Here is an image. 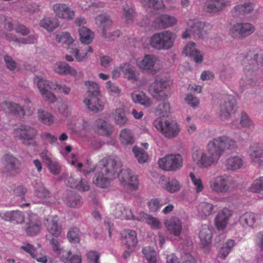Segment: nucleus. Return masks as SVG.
Returning <instances> with one entry per match:
<instances>
[{
    "instance_id": "f257e3e1",
    "label": "nucleus",
    "mask_w": 263,
    "mask_h": 263,
    "mask_svg": "<svg viewBox=\"0 0 263 263\" xmlns=\"http://www.w3.org/2000/svg\"><path fill=\"white\" fill-rule=\"evenodd\" d=\"M237 147L235 140L226 136L214 138L206 145V152L196 150L193 153L192 159L201 168L216 166L226 150L233 151Z\"/></svg>"
},
{
    "instance_id": "f03ea898",
    "label": "nucleus",
    "mask_w": 263,
    "mask_h": 263,
    "mask_svg": "<svg viewBox=\"0 0 263 263\" xmlns=\"http://www.w3.org/2000/svg\"><path fill=\"white\" fill-rule=\"evenodd\" d=\"M242 59V64L245 66L246 73V84L251 86L258 85V78L254 71L257 70L258 66H263V51L261 50H252L246 54L240 55Z\"/></svg>"
},
{
    "instance_id": "7ed1b4c3",
    "label": "nucleus",
    "mask_w": 263,
    "mask_h": 263,
    "mask_svg": "<svg viewBox=\"0 0 263 263\" xmlns=\"http://www.w3.org/2000/svg\"><path fill=\"white\" fill-rule=\"evenodd\" d=\"M85 83L88 87V91L85 95L84 103L89 110L94 112L101 111L104 109V103L101 99L99 85L91 81H87Z\"/></svg>"
},
{
    "instance_id": "20e7f679",
    "label": "nucleus",
    "mask_w": 263,
    "mask_h": 263,
    "mask_svg": "<svg viewBox=\"0 0 263 263\" xmlns=\"http://www.w3.org/2000/svg\"><path fill=\"white\" fill-rule=\"evenodd\" d=\"M175 33L165 30L153 34L150 40V45L154 49L167 50L172 48L176 38Z\"/></svg>"
},
{
    "instance_id": "39448f33",
    "label": "nucleus",
    "mask_w": 263,
    "mask_h": 263,
    "mask_svg": "<svg viewBox=\"0 0 263 263\" xmlns=\"http://www.w3.org/2000/svg\"><path fill=\"white\" fill-rule=\"evenodd\" d=\"M236 183L230 176L223 175L214 177L209 182L211 190L216 193H229L232 192Z\"/></svg>"
},
{
    "instance_id": "423d86ee",
    "label": "nucleus",
    "mask_w": 263,
    "mask_h": 263,
    "mask_svg": "<svg viewBox=\"0 0 263 263\" xmlns=\"http://www.w3.org/2000/svg\"><path fill=\"white\" fill-rule=\"evenodd\" d=\"M1 162L2 166L1 172L4 177H14L21 172L20 160L11 154L4 155L2 158Z\"/></svg>"
},
{
    "instance_id": "0eeeda50",
    "label": "nucleus",
    "mask_w": 263,
    "mask_h": 263,
    "mask_svg": "<svg viewBox=\"0 0 263 263\" xmlns=\"http://www.w3.org/2000/svg\"><path fill=\"white\" fill-rule=\"evenodd\" d=\"M169 84L166 79L156 77L155 81L149 86V91L156 100H165L167 99L170 95L167 90Z\"/></svg>"
},
{
    "instance_id": "6e6552de",
    "label": "nucleus",
    "mask_w": 263,
    "mask_h": 263,
    "mask_svg": "<svg viewBox=\"0 0 263 263\" xmlns=\"http://www.w3.org/2000/svg\"><path fill=\"white\" fill-rule=\"evenodd\" d=\"M153 125L158 131L168 138L176 137L180 132L178 124L174 121L158 118L154 120Z\"/></svg>"
},
{
    "instance_id": "1a4fd4ad",
    "label": "nucleus",
    "mask_w": 263,
    "mask_h": 263,
    "mask_svg": "<svg viewBox=\"0 0 263 263\" xmlns=\"http://www.w3.org/2000/svg\"><path fill=\"white\" fill-rule=\"evenodd\" d=\"M121 167V163L117 159L111 157L103 158L96 167L101 170V173L108 176L112 179L118 176Z\"/></svg>"
},
{
    "instance_id": "9d476101",
    "label": "nucleus",
    "mask_w": 263,
    "mask_h": 263,
    "mask_svg": "<svg viewBox=\"0 0 263 263\" xmlns=\"http://www.w3.org/2000/svg\"><path fill=\"white\" fill-rule=\"evenodd\" d=\"M236 100L233 96L227 95L220 100L219 104V117L221 120L225 121L230 119L231 115L236 110Z\"/></svg>"
},
{
    "instance_id": "9b49d317",
    "label": "nucleus",
    "mask_w": 263,
    "mask_h": 263,
    "mask_svg": "<svg viewBox=\"0 0 263 263\" xmlns=\"http://www.w3.org/2000/svg\"><path fill=\"white\" fill-rule=\"evenodd\" d=\"M182 158L180 154L167 155L159 159L158 165L160 168L167 171H176L182 166Z\"/></svg>"
},
{
    "instance_id": "f8f14e48",
    "label": "nucleus",
    "mask_w": 263,
    "mask_h": 263,
    "mask_svg": "<svg viewBox=\"0 0 263 263\" xmlns=\"http://www.w3.org/2000/svg\"><path fill=\"white\" fill-rule=\"evenodd\" d=\"M36 135L37 130L35 129L30 126L21 124L16 130L15 136L27 146H35L36 143L33 139Z\"/></svg>"
},
{
    "instance_id": "ddd939ff",
    "label": "nucleus",
    "mask_w": 263,
    "mask_h": 263,
    "mask_svg": "<svg viewBox=\"0 0 263 263\" xmlns=\"http://www.w3.org/2000/svg\"><path fill=\"white\" fill-rule=\"evenodd\" d=\"M118 177L121 185L127 191H134L138 189V176L134 174L130 170H121Z\"/></svg>"
},
{
    "instance_id": "4468645a",
    "label": "nucleus",
    "mask_w": 263,
    "mask_h": 263,
    "mask_svg": "<svg viewBox=\"0 0 263 263\" xmlns=\"http://www.w3.org/2000/svg\"><path fill=\"white\" fill-rule=\"evenodd\" d=\"M42 223L39 217L31 211L27 212L24 230L28 236H34L41 231Z\"/></svg>"
},
{
    "instance_id": "2eb2a0df",
    "label": "nucleus",
    "mask_w": 263,
    "mask_h": 263,
    "mask_svg": "<svg viewBox=\"0 0 263 263\" xmlns=\"http://www.w3.org/2000/svg\"><path fill=\"white\" fill-rule=\"evenodd\" d=\"M96 24L102 31V33L105 38L108 40H114L112 36H118L119 31L110 32L112 27V21L109 16L106 14H101L96 17Z\"/></svg>"
},
{
    "instance_id": "dca6fc26",
    "label": "nucleus",
    "mask_w": 263,
    "mask_h": 263,
    "mask_svg": "<svg viewBox=\"0 0 263 263\" xmlns=\"http://www.w3.org/2000/svg\"><path fill=\"white\" fill-rule=\"evenodd\" d=\"M255 31L254 25L249 23H237L232 27L230 33L235 39H242L252 34Z\"/></svg>"
},
{
    "instance_id": "f3484780",
    "label": "nucleus",
    "mask_w": 263,
    "mask_h": 263,
    "mask_svg": "<svg viewBox=\"0 0 263 263\" xmlns=\"http://www.w3.org/2000/svg\"><path fill=\"white\" fill-rule=\"evenodd\" d=\"M0 217L5 221L14 224H22L25 219L24 213L18 210L0 212Z\"/></svg>"
},
{
    "instance_id": "a211bd4d",
    "label": "nucleus",
    "mask_w": 263,
    "mask_h": 263,
    "mask_svg": "<svg viewBox=\"0 0 263 263\" xmlns=\"http://www.w3.org/2000/svg\"><path fill=\"white\" fill-rule=\"evenodd\" d=\"M249 155L251 161L255 164L261 165L263 164V144L261 143H252L249 149Z\"/></svg>"
},
{
    "instance_id": "6ab92c4d",
    "label": "nucleus",
    "mask_w": 263,
    "mask_h": 263,
    "mask_svg": "<svg viewBox=\"0 0 263 263\" xmlns=\"http://www.w3.org/2000/svg\"><path fill=\"white\" fill-rule=\"evenodd\" d=\"M58 216H49L45 220V225L48 232L53 236L58 237L62 233V227L59 222Z\"/></svg>"
},
{
    "instance_id": "aec40b11",
    "label": "nucleus",
    "mask_w": 263,
    "mask_h": 263,
    "mask_svg": "<svg viewBox=\"0 0 263 263\" xmlns=\"http://www.w3.org/2000/svg\"><path fill=\"white\" fill-rule=\"evenodd\" d=\"M164 225L171 234L180 236L182 231V223L178 217L173 216L165 220Z\"/></svg>"
},
{
    "instance_id": "412c9836",
    "label": "nucleus",
    "mask_w": 263,
    "mask_h": 263,
    "mask_svg": "<svg viewBox=\"0 0 263 263\" xmlns=\"http://www.w3.org/2000/svg\"><path fill=\"white\" fill-rule=\"evenodd\" d=\"M230 5L228 0H206L203 9L208 13H216Z\"/></svg>"
},
{
    "instance_id": "4be33fe9",
    "label": "nucleus",
    "mask_w": 263,
    "mask_h": 263,
    "mask_svg": "<svg viewBox=\"0 0 263 263\" xmlns=\"http://www.w3.org/2000/svg\"><path fill=\"white\" fill-rule=\"evenodd\" d=\"M53 9L56 15L62 19L71 20L74 17V12L65 4H55Z\"/></svg>"
},
{
    "instance_id": "5701e85b",
    "label": "nucleus",
    "mask_w": 263,
    "mask_h": 263,
    "mask_svg": "<svg viewBox=\"0 0 263 263\" xmlns=\"http://www.w3.org/2000/svg\"><path fill=\"white\" fill-rule=\"evenodd\" d=\"M158 59L154 55L147 54L144 57L142 60L138 62V65L140 69L149 70L152 74H155L157 70L154 67Z\"/></svg>"
},
{
    "instance_id": "b1692460",
    "label": "nucleus",
    "mask_w": 263,
    "mask_h": 263,
    "mask_svg": "<svg viewBox=\"0 0 263 263\" xmlns=\"http://www.w3.org/2000/svg\"><path fill=\"white\" fill-rule=\"evenodd\" d=\"M232 215V211L227 208L220 210L215 218V224L219 230H223Z\"/></svg>"
},
{
    "instance_id": "393cba45",
    "label": "nucleus",
    "mask_w": 263,
    "mask_h": 263,
    "mask_svg": "<svg viewBox=\"0 0 263 263\" xmlns=\"http://www.w3.org/2000/svg\"><path fill=\"white\" fill-rule=\"evenodd\" d=\"M1 107L6 113L14 116L21 117L25 115L23 107L17 103L6 101L2 103Z\"/></svg>"
},
{
    "instance_id": "a878e982",
    "label": "nucleus",
    "mask_w": 263,
    "mask_h": 263,
    "mask_svg": "<svg viewBox=\"0 0 263 263\" xmlns=\"http://www.w3.org/2000/svg\"><path fill=\"white\" fill-rule=\"evenodd\" d=\"M122 242L128 249L134 248L137 242L136 232L130 229L124 230L121 233Z\"/></svg>"
},
{
    "instance_id": "bb28decb",
    "label": "nucleus",
    "mask_w": 263,
    "mask_h": 263,
    "mask_svg": "<svg viewBox=\"0 0 263 263\" xmlns=\"http://www.w3.org/2000/svg\"><path fill=\"white\" fill-rule=\"evenodd\" d=\"M182 53L191 57L196 63H200L203 60L202 55L200 51L196 48V44L193 42L187 44L184 48Z\"/></svg>"
},
{
    "instance_id": "cd10ccee",
    "label": "nucleus",
    "mask_w": 263,
    "mask_h": 263,
    "mask_svg": "<svg viewBox=\"0 0 263 263\" xmlns=\"http://www.w3.org/2000/svg\"><path fill=\"white\" fill-rule=\"evenodd\" d=\"M57 255L65 263H82L81 255L78 254L72 255L69 250L62 249L57 253Z\"/></svg>"
},
{
    "instance_id": "c85d7f7f",
    "label": "nucleus",
    "mask_w": 263,
    "mask_h": 263,
    "mask_svg": "<svg viewBox=\"0 0 263 263\" xmlns=\"http://www.w3.org/2000/svg\"><path fill=\"white\" fill-rule=\"evenodd\" d=\"M54 71L60 75L69 74L76 77L78 74V72L74 68L64 62L57 63L54 67Z\"/></svg>"
},
{
    "instance_id": "c756f323",
    "label": "nucleus",
    "mask_w": 263,
    "mask_h": 263,
    "mask_svg": "<svg viewBox=\"0 0 263 263\" xmlns=\"http://www.w3.org/2000/svg\"><path fill=\"white\" fill-rule=\"evenodd\" d=\"M177 22V20L174 16L168 14H162L157 17L154 23L158 28H166L171 27Z\"/></svg>"
},
{
    "instance_id": "7c9ffc66",
    "label": "nucleus",
    "mask_w": 263,
    "mask_h": 263,
    "mask_svg": "<svg viewBox=\"0 0 263 263\" xmlns=\"http://www.w3.org/2000/svg\"><path fill=\"white\" fill-rule=\"evenodd\" d=\"M243 164L242 157L238 156H230L226 159L225 166L228 171H235L241 168Z\"/></svg>"
},
{
    "instance_id": "2f4dec72",
    "label": "nucleus",
    "mask_w": 263,
    "mask_h": 263,
    "mask_svg": "<svg viewBox=\"0 0 263 263\" xmlns=\"http://www.w3.org/2000/svg\"><path fill=\"white\" fill-rule=\"evenodd\" d=\"M253 10V4L249 1H246L235 6L233 12L236 16L241 17L250 14Z\"/></svg>"
},
{
    "instance_id": "473e14b6",
    "label": "nucleus",
    "mask_w": 263,
    "mask_h": 263,
    "mask_svg": "<svg viewBox=\"0 0 263 263\" xmlns=\"http://www.w3.org/2000/svg\"><path fill=\"white\" fill-rule=\"evenodd\" d=\"M97 168V173L93 179V183L101 188H106L109 184L110 181L112 180L107 175H105L104 173H101V170L99 168Z\"/></svg>"
},
{
    "instance_id": "72a5a7b5",
    "label": "nucleus",
    "mask_w": 263,
    "mask_h": 263,
    "mask_svg": "<svg viewBox=\"0 0 263 263\" xmlns=\"http://www.w3.org/2000/svg\"><path fill=\"white\" fill-rule=\"evenodd\" d=\"M95 130L99 135L109 137L112 133V128L111 125L106 121L98 119L95 123Z\"/></svg>"
},
{
    "instance_id": "f704fd0d",
    "label": "nucleus",
    "mask_w": 263,
    "mask_h": 263,
    "mask_svg": "<svg viewBox=\"0 0 263 263\" xmlns=\"http://www.w3.org/2000/svg\"><path fill=\"white\" fill-rule=\"evenodd\" d=\"M69 52L75 57L77 61L82 62L87 59L89 53L92 52V49L89 46H87L83 49L81 48L80 49L72 48Z\"/></svg>"
},
{
    "instance_id": "c9c22d12",
    "label": "nucleus",
    "mask_w": 263,
    "mask_h": 263,
    "mask_svg": "<svg viewBox=\"0 0 263 263\" xmlns=\"http://www.w3.org/2000/svg\"><path fill=\"white\" fill-rule=\"evenodd\" d=\"M138 220L145 222L153 229H159L161 227V223L157 218L145 213L144 212L140 213V219Z\"/></svg>"
},
{
    "instance_id": "e433bc0d",
    "label": "nucleus",
    "mask_w": 263,
    "mask_h": 263,
    "mask_svg": "<svg viewBox=\"0 0 263 263\" xmlns=\"http://www.w3.org/2000/svg\"><path fill=\"white\" fill-rule=\"evenodd\" d=\"M114 215L116 218L125 219H135L130 209L125 208L122 204H118L114 211Z\"/></svg>"
},
{
    "instance_id": "4c0bfd02",
    "label": "nucleus",
    "mask_w": 263,
    "mask_h": 263,
    "mask_svg": "<svg viewBox=\"0 0 263 263\" xmlns=\"http://www.w3.org/2000/svg\"><path fill=\"white\" fill-rule=\"evenodd\" d=\"M204 25L201 22H193L192 21L188 23V27H190V31L193 35L197 39L203 37Z\"/></svg>"
},
{
    "instance_id": "58836bf2",
    "label": "nucleus",
    "mask_w": 263,
    "mask_h": 263,
    "mask_svg": "<svg viewBox=\"0 0 263 263\" xmlns=\"http://www.w3.org/2000/svg\"><path fill=\"white\" fill-rule=\"evenodd\" d=\"M33 81L37 86L41 93L49 89L56 90V87H53V86H52L54 82H49L44 78L37 76L34 78Z\"/></svg>"
},
{
    "instance_id": "ea45409f",
    "label": "nucleus",
    "mask_w": 263,
    "mask_h": 263,
    "mask_svg": "<svg viewBox=\"0 0 263 263\" xmlns=\"http://www.w3.org/2000/svg\"><path fill=\"white\" fill-rule=\"evenodd\" d=\"M257 219V216L254 213L249 212L242 214L239 218L241 224L245 227L252 228Z\"/></svg>"
},
{
    "instance_id": "a19ab883",
    "label": "nucleus",
    "mask_w": 263,
    "mask_h": 263,
    "mask_svg": "<svg viewBox=\"0 0 263 263\" xmlns=\"http://www.w3.org/2000/svg\"><path fill=\"white\" fill-rule=\"evenodd\" d=\"M112 115L116 124L120 126H123L128 123V120L123 109L121 108L116 109L112 112Z\"/></svg>"
},
{
    "instance_id": "79ce46f5",
    "label": "nucleus",
    "mask_w": 263,
    "mask_h": 263,
    "mask_svg": "<svg viewBox=\"0 0 263 263\" xmlns=\"http://www.w3.org/2000/svg\"><path fill=\"white\" fill-rule=\"evenodd\" d=\"M122 18L126 24H131L135 18V12L131 4L126 3L122 6Z\"/></svg>"
},
{
    "instance_id": "37998d69",
    "label": "nucleus",
    "mask_w": 263,
    "mask_h": 263,
    "mask_svg": "<svg viewBox=\"0 0 263 263\" xmlns=\"http://www.w3.org/2000/svg\"><path fill=\"white\" fill-rule=\"evenodd\" d=\"M132 98L135 103H139L146 107L151 105V99L142 91H135L132 94Z\"/></svg>"
},
{
    "instance_id": "c03bdc74",
    "label": "nucleus",
    "mask_w": 263,
    "mask_h": 263,
    "mask_svg": "<svg viewBox=\"0 0 263 263\" xmlns=\"http://www.w3.org/2000/svg\"><path fill=\"white\" fill-rule=\"evenodd\" d=\"M212 236V231L209 227L206 224L202 226L200 229L199 237L203 246L211 242Z\"/></svg>"
},
{
    "instance_id": "a18cd8bd",
    "label": "nucleus",
    "mask_w": 263,
    "mask_h": 263,
    "mask_svg": "<svg viewBox=\"0 0 263 263\" xmlns=\"http://www.w3.org/2000/svg\"><path fill=\"white\" fill-rule=\"evenodd\" d=\"M40 26L49 31H52L59 26L58 18L46 17L40 21Z\"/></svg>"
},
{
    "instance_id": "49530a36",
    "label": "nucleus",
    "mask_w": 263,
    "mask_h": 263,
    "mask_svg": "<svg viewBox=\"0 0 263 263\" xmlns=\"http://www.w3.org/2000/svg\"><path fill=\"white\" fill-rule=\"evenodd\" d=\"M120 140L123 145H132L134 143V137L132 132L128 128L121 130Z\"/></svg>"
},
{
    "instance_id": "de8ad7c7",
    "label": "nucleus",
    "mask_w": 263,
    "mask_h": 263,
    "mask_svg": "<svg viewBox=\"0 0 263 263\" xmlns=\"http://www.w3.org/2000/svg\"><path fill=\"white\" fill-rule=\"evenodd\" d=\"M80 40L82 43L88 44L90 43L93 38V32L87 27L82 26L79 29Z\"/></svg>"
},
{
    "instance_id": "09e8293b",
    "label": "nucleus",
    "mask_w": 263,
    "mask_h": 263,
    "mask_svg": "<svg viewBox=\"0 0 263 263\" xmlns=\"http://www.w3.org/2000/svg\"><path fill=\"white\" fill-rule=\"evenodd\" d=\"M66 200V204L71 208H79L81 205V197L76 193L70 191Z\"/></svg>"
},
{
    "instance_id": "8fccbe9b",
    "label": "nucleus",
    "mask_w": 263,
    "mask_h": 263,
    "mask_svg": "<svg viewBox=\"0 0 263 263\" xmlns=\"http://www.w3.org/2000/svg\"><path fill=\"white\" fill-rule=\"evenodd\" d=\"M213 208L212 204L202 202L198 206V214L201 218H204L212 213Z\"/></svg>"
},
{
    "instance_id": "3c124183",
    "label": "nucleus",
    "mask_w": 263,
    "mask_h": 263,
    "mask_svg": "<svg viewBox=\"0 0 263 263\" xmlns=\"http://www.w3.org/2000/svg\"><path fill=\"white\" fill-rule=\"evenodd\" d=\"M133 152L139 163H143L147 161L148 159V155L141 147H139L137 146H134L133 148Z\"/></svg>"
},
{
    "instance_id": "603ef678",
    "label": "nucleus",
    "mask_w": 263,
    "mask_h": 263,
    "mask_svg": "<svg viewBox=\"0 0 263 263\" xmlns=\"http://www.w3.org/2000/svg\"><path fill=\"white\" fill-rule=\"evenodd\" d=\"M234 246L235 241L234 240H228L221 248L218 254V257L223 259H225L232 251Z\"/></svg>"
},
{
    "instance_id": "864d4df0",
    "label": "nucleus",
    "mask_w": 263,
    "mask_h": 263,
    "mask_svg": "<svg viewBox=\"0 0 263 263\" xmlns=\"http://www.w3.org/2000/svg\"><path fill=\"white\" fill-rule=\"evenodd\" d=\"M121 69L124 77L128 80H137L135 69L129 64H124L121 66Z\"/></svg>"
},
{
    "instance_id": "5fc2aeb1",
    "label": "nucleus",
    "mask_w": 263,
    "mask_h": 263,
    "mask_svg": "<svg viewBox=\"0 0 263 263\" xmlns=\"http://www.w3.org/2000/svg\"><path fill=\"white\" fill-rule=\"evenodd\" d=\"M55 40L58 43L70 45L73 43L74 40L68 32H61L56 35Z\"/></svg>"
},
{
    "instance_id": "6e6d98bb",
    "label": "nucleus",
    "mask_w": 263,
    "mask_h": 263,
    "mask_svg": "<svg viewBox=\"0 0 263 263\" xmlns=\"http://www.w3.org/2000/svg\"><path fill=\"white\" fill-rule=\"evenodd\" d=\"M164 188L168 192L173 193L180 190V185L175 179H169L164 186Z\"/></svg>"
},
{
    "instance_id": "4d7b16f0",
    "label": "nucleus",
    "mask_w": 263,
    "mask_h": 263,
    "mask_svg": "<svg viewBox=\"0 0 263 263\" xmlns=\"http://www.w3.org/2000/svg\"><path fill=\"white\" fill-rule=\"evenodd\" d=\"M67 238L71 243H78L80 241V233L79 229L73 228L67 233Z\"/></svg>"
},
{
    "instance_id": "13d9d810",
    "label": "nucleus",
    "mask_w": 263,
    "mask_h": 263,
    "mask_svg": "<svg viewBox=\"0 0 263 263\" xmlns=\"http://www.w3.org/2000/svg\"><path fill=\"white\" fill-rule=\"evenodd\" d=\"M189 176L194 184L196 192L197 193L201 192L204 189V185L201 178L198 176H196L192 172L190 173Z\"/></svg>"
},
{
    "instance_id": "bf43d9fd",
    "label": "nucleus",
    "mask_w": 263,
    "mask_h": 263,
    "mask_svg": "<svg viewBox=\"0 0 263 263\" xmlns=\"http://www.w3.org/2000/svg\"><path fill=\"white\" fill-rule=\"evenodd\" d=\"M142 252L149 263H156V253L153 248L151 247L144 248Z\"/></svg>"
},
{
    "instance_id": "052dcab7",
    "label": "nucleus",
    "mask_w": 263,
    "mask_h": 263,
    "mask_svg": "<svg viewBox=\"0 0 263 263\" xmlns=\"http://www.w3.org/2000/svg\"><path fill=\"white\" fill-rule=\"evenodd\" d=\"M171 112L170 104L168 102H163L160 103L157 108L156 112L158 115L163 117H167Z\"/></svg>"
},
{
    "instance_id": "680f3d73",
    "label": "nucleus",
    "mask_w": 263,
    "mask_h": 263,
    "mask_svg": "<svg viewBox=\"0 0 263 263\" xmlns=\"http://www.w3.org/2000/svg\"><path fill=\"white\" fill-rule=\"evenodd\" d=\"M38 116L40 120L45 124L50 125L53 122V117L47 111L39 110Z\"/></svg>"
},
{
    "instance_id": "e2e57ef3",
    "label": "nucleus",
    "mask_w": 263,
    "mask_h": 263,
    "mask_svg": "<svg viewBox=\"0 0 263 263\" xmlns=\"http://www.w3.org/2000/svg\"><path fill=\"white\" fill-rule=\"evenodd\" d=\"M142 4L149 7L155 9L162 8L164 5L163 0H141Z\"/></svg>"
},
{
    "instance_id": "0e129e2a",
    "label": "nucleus",
    "mask_w": 263,
    "mask_h": 263,
    "mask_svg": "<svg viewBox=\"0 0 263 263\" xmlns=\"http://www.w3.org/2000/svg\"><path fill=\"white\" fill-rule=\"evenodd\" d=\"M165 204L161 200L152 199L148 202V206L151 212H156Z\"/></svg>"
},
{
    "instance_id": "69168bd1",
    "label": "nucleus",
    "mask_w": 263,
    "mask_h": 263,
    "mask_svg": "<svg viewBox=\"0 0 263 263\" xmlns=\"http://www.w3.org/2000/svg\"><path fill=\"white\" fill-rule=\"evenodd\" d=\"M70 187L72 188H76L81 191H87L89 190V186L88 182L85 180L82 179L80 181L70 182Z\"/></svg>"
},
{
    "instance_id": "338daca9",
    "label": "nucleus",
    "mask_w": 263,
    "mask_h": 263,
    "mask_svg": "<svg viewBox=\"0 0 263 263\" xmlns=\"http://www.w3.org/2000/svg\"><path fill=\"white\" fill-rule=\"evenodd\" d=\"M250 189L251 192L255 193L263 191V176L255 180Z\"/></svg>"
},
{
    "instance_id": "774afa93",
    "label": "nucleus",
    "mask_w": 263,
    "mask_h": 263,
    "mask_svg": "<svg viewBox=\"0 0 263 263\" xmlns=\"http://www.w3.org/2000/svg\"><path fill=\"white\" fill-rule=\"evenodd\" d=\"M0 23L3 24L5 29L9 31L14 29L12 19L11 17L0 14Z\"/></svg>"
}]
</instances>
